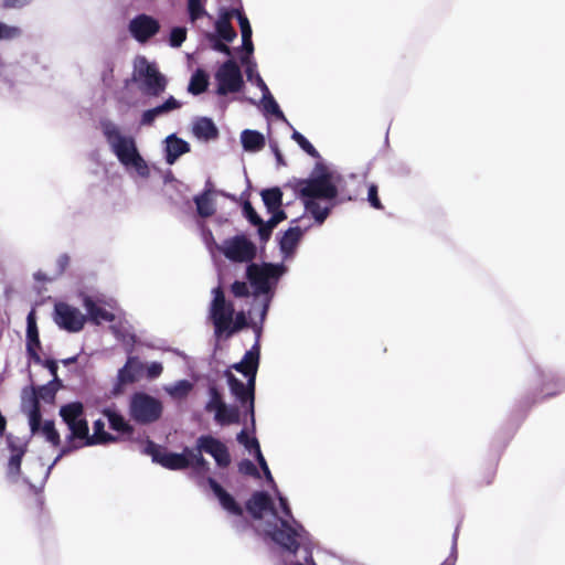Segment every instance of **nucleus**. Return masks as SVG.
Returning <instances> with one entry per match:
<instances>
[{
    "mask_svg": "<svg viewBox=\"0 0 565 565\" xmlns=\"http://www.w3.org/2000/svg\"><path fill=\"white\" fill-rule=\"evenodd\" d=\"M207 483L213 493L217 497L223 509H225L226 511L234 515H243L242 507L215 479L209 478Z\"/></svg>",
    "mask_w": 565,
    "mask_h": 565,
    "instance_id": "412c9836",
    "label": "nucleus"
},
{
    "mask_svg": "<svg viewBox=\"0 0 565 565\" xmlns=\"http://www.w3.org/2000/svg\"><path fill=\"white\" fill-rule=\"evenodd\" d=\"M243 213L244 216L248 220V222L253 225L260 224L262 217L257 214L255 209L253 207L252 203L249 201H245L243 204Z\"/></svg>",
    "mask_w": 565,
    "mask_h": 565,
    "instance_id": "3c124183",
    "label": "nucleus"
},
{
    "mask_svg": "<svg viewBox=\"0 0 565 565\" xmlns=\"http://www.w3.org/2000/svg\"><path fill=\"white\" fill-rule=\"evenodd\" d=\"M162 365L160 363L154 362L148 367V375L151 379L157 377L162 373Z\"/></svg>",
    "mask_w": 565,
    "mask_h": 565,
    "instance_id": "338daca9",
    "label": "nucleus"
},
{
    "mask_svg": "<svg viewBox=\"0 0 565 565\" xmlns=\"http://www.w3.org/2000/svg\"><path fill=\"white\" fill-rule=\"evenodd\" d=\"M273 215L269 218L271 226H277L280 222L285 221L287 218V214L281 207H278V210H274L270 212Z\"/></svg>",
    "mask_w": 565,
    "mask_h": 565,
    "instance_id": "680f3d73",
    "label": "nucleus"
},
{
    "mask_svg": "<svg viewBox=\"0 0 565 565\" xmlns=\"http://www.w3.org/2000/svg\"><path fill=\"white\" fill-rule=\"evenodd\" d=\"M143 452L151 456L153 462L159 463L169 470H184L191 466V460L188 457L186 447L181 454L169 452L164 449H161V447L152 440L148 439Z\"/></svg>",
    "mask_w": 565,
    "mask_h": 565,
    "instance_id": "423d86ee",
    "label": "nucleus"
},
{
    "mask_svg": "<svg viewBox=\"0 0 565 565\" xmlns=\"http://www.w3.org/2000/svg\"><path fill=\"white\" fill-rule=\"evenodd\" d=\"M264 109L267 113L275 115L277 118L286 120L284 113L280 110L277 102L275 100L270 92L264 94Z\"/></svg>",
    "mask_w": 565,
    "mask_h": 565,
    "instance_id": "a18cd8bd",
    "label": "nucleus"
},
{
    "mask_svg": "<svg viewBox=\"0 0 565 565\" xmlns=\"http://www.w3.org/2000/svg\"><path fill=\"white\" fill-rule=\"evenodd\" d=\"M213 295L210 313L215 332L221 334L227 331L233 322L234 307L231 302L226 301L221 286L213 289Z\"/></svg>",
    "mask_w": 565,
    "mask_h": 565,
    "instance_id": "39448f33",
    "label": "nucleus"
},
{
    "mask_svg": "<svg viewBox=\"0 0 565 565\" xmlns=\"http://www.w3.org/2000/svg\"><path fill=\"white\" fill-rule=\"evenodd\" d=\"M162 403L143 392L135 393L129 403L130 417L142 425L157 422L162 415Z\"/></svg>",
    "mask_w": 565,
    "mask_h": 565,
    "instance_id": "7ed1b4c3",
    "label": "nucleus"
},
{
    "mask_svg": "<svg viewBox=\"0 0 565 565\" xmlns=\"http://www.w3.org/2000/svg\"><path fill=\"white\" fill-rule=\"evenodd\" d=\"M305 209L312 215L318 224H322L330 214L331 206H321L317 199H302Z\"/></svg>",
    "mask_w": 565,
    "mask_h": 565,
    "instance_id": "72a5a7b5",
    "label": "nucleus"
},
{
    "mask_svg": "<svg viewBox=\"0 0 565 565\" xmlns=\"http://www.w3.org/2000/svg\"><path fill=\"white\" fill-rule=\"evenodd\" d=\"M243 148L246 151H259L265 147V138L264 136L256 131L246 129L242 132L241 136Z\"/></svg>",
    "mask_w": 565,
    "mask_h": 565,
    "instance_id": "7c9ffc66",
    "label": "nucleus"
},
{
    "mask_svg": "<svg viewBox=\"0 0 565 565\" xmlns=\"http://www.w3.org/2000/svg\"><path fill=\"white\" fill-rule=\"evenodd\" d=\"M279 275L278 266L267 264L259 266L250 264L247 267L246 276L258 294H266L269 290V279Z\"/></svg>",
    "mask_w": 565,
    "mask_h": 565,
    "instance_id": "f8f14e48",
    "label": "nucleus"
},
{
    "mask_svg": "<svg viewBox=\"0 0 565 565\" xmlns=\"http://www.w3.org/2000/svg\"><path fill=\"white\" fill-rule=\"evenodd\" d=\"M142 370L143 365L140 363L138 358L129 356L125 365L118 371L116 383L113 387V394L119 395L124 392V387L126 385L137 382Z\"/></svg>",
    "mask_w": 565,
    "mask_h": 565,
    "instance_id": "ddd939ff",
    "label": "nucleus"
},
{
    "mask_svg": "<svg viewBox=\"0 0 565 565\" xmlns=\"http://www.w3.org/2000/svg\"><path fill=\"white\" fill-rule=\"evenodd\" d=\"M160 30L159 22L147 14H139L129 23V31L140 43L147 42Z\"/></svg>",
    "mask_w": 565,
    "mask_h": 565,
    "instance_id": "2eb2a0df",
    "label": "nucleus"
},
{
    "mask_svg": "<svg viewBox=\"0 0 565 565\" xmlns=\"http://www.w3.org/2000/svg\"><path fill=\"white\" fill-rule=\"evenodd\" d=\"M222 254L235 263L252 262L256 256V245L245 235H235L224 241Z\"/></svg>",
    "mask_w": 565,
    "mask_h": 565,
    "instance_id": "6e6552de",
    "label": "nucleus"
},
{
    "mask_svg": "<svg viewBox=\"0 0 565 565\" xmlns=\"http://www.w3.org/2000/svg\"><path fill=\"white\" fill-rule=\"evenodd\" d=\"M26 451L19 450L17 454H11L8 461V475L18 477L21 473V462Z\"/></svg>",
    "mask_w": 565,
    "mask_h": 565,
    "instance_id": "79ce46f5",
    "label": "nucleus"
},
{
    "mask_svg": "<svg viewBox=\"0 0 565 565\" xmlns=\"http://www.w3.org/2000/svg\"><path fill=\"white\" fill-rule=\"evenodd\" d=\"M202 451L203 450H200L198 443H196L195 449H191V448L186 447L188 457L191 460L190 467H194L196 469H207V461L202 456Z\"/></svg>",
    "mask_w": 565,
    "mask_h": 565,
    "instance_id": "37998d69",
    "label": "nucleus"
},
{
    "mask_svg": "<svg viewBox=\"0 0 565 565\" xmlns=\"http://www.w3.org/2000/svg\"><path fill=\"white\" fill-rule=\"evenodd\" d=\"M233 18H236L237 21L239 22V18L243 19V18H247V17L244 14V12L241 9H236V8H233V9H222L217 20H224L225 19L227 22H231V20Z\"/></svg>",
    "mask_w": 565,
    "mask_h": 565,
    "instance_id": "6e6d98bb",
    "label": "nucleus"
},
{
    "mask_svg": "<svg viewBox=\"0 0 565 565\" xmlns=\"http://www.w3.org/2000/svg\"><path fill=\"white\" fill-rule=\"evenodd\" d=\"M564 390L562 381L555 375L542 374L541 393L542 398L554 397Z\"/></svg>",
    "mask_w": 565,
    "mask_h": 565,
    "instance_id": "2f4dec72",
    "label": "nucleus"
},
{
    "mask_svg": "<svg viewBox=\"0 0 565 565\" xmlns=\"http://www.w3.org/2000/svg\"><path fill=\"white\" fill-rule=\"evenodd\" d=\"M56 264L58 267V274H63L70 265V256L67 254L60 255Z\"/></svg>",
    "mask_w": 565,
    "mask_h": 565,
    "instance_id": "0e129e2a",
    "label": "nucleus"
},
{
    "mask_svg": "<svg viewBox=\"0 0 565 565\" xmlns=\"http://www.w3.org/2000/svg\"><path fill=\"white\" fill-rule=\"evenodd\" d=\"M8 449L11 454H17L19 450L28 451L26 443L21 441L19 438L14 437L12 434H8L6 436Z\"/></svg>",
    "mask_w": 565,
    "mask_h": 565,
    "instance_id": "603ef678",
    "label": "nucleus"
},
{
    "mask_svg": "<svg viewBox=\"0 0 565 565\" xmlns=\"http://www.w3.org/2000/svg\"><path fill=\"white\" fill-rule=\"evenodd\" d=\"M40 350L41 341L36 326L35 311L31 310L26 317V353L36 364L42 363V359L39 354Z\"/></svg>",
    "mask_w": 565,
    "mask_h": 565,
    "instance_id": "f3484780",
    "label": "nucleus"
},
{
    "mask_svg": "<svg viewBox=\"0 0 565 565\" xmlns=\"http://www.w3.org/2000/svg\"><path fill=\"white\" fill-rule=\"evenodd\" d=\"M83 306L85 307V309L89 316V319L94 323L98 324L102 321L111 322L115 319L114 313H111L110 311L106 310L105 308L96 305L95 301L88 296H86L84 298Z\"/></svg>",
    "mask_w": 565,
    "mask_h": 565,
    "instance_id": "393cba45",
    "label": "nucleus"
},
{
    "mask_svg": "<svg viewBox=\"0 0 565 565\" xmlns=\"http://www.w3.org/2000/svg\"><path fill=\"white\" fill-rule=\"evenodd\" d=\"M58 385H61V383H56V382L52 381L51 383L39 387V390L36 392V399L40 398L47 403L53 402L55 398Z\"/></svg>",
    "mask_w": 565,
    "mask_h": 565,
    "instance_id": "a19ab883",
    "label": "nucleus"
},
{
    "mask_svg": "<svg viewBox=\"0 0 565 565\" xmlns=\"http://www.w3.org/2000/svg\"><path fill=\"white\" fill-rule=\"evenodd\" d=\"M239 28L242 33V50L245 52V54L241 56V62L247 63L254 52V44L252 41L253 31L247 18H239Z\"/></svg>",
    "mask_w": 565,
    "mask_h": 565,
    "instance_id": "bb28decb",
    "label": "nucleus"
},
{
    "mask_svg": "<svg viewBox=\"0 0 565 565\" xmlns=\"http://www.w3.org/2000/svg\"><path fill=\"white\" fill-rule=\"evenodd\" d=\"M224 376L226 377L231 393L235 398L242 404V406L247 405L252 423L254 424L256 379H247V383L244 384L230 370L224 372Z\"/></svg>",
    "mask_w": 565,
    "mask_h": 565,
    "instance_id": "1a4fd4ad",
    "label": "nucleus"
},
{
    "mask_svg": "<svg viewBox=\"0 0 565 565\" xmlns=\"http://www.w3.org/2000/svg\"><path fill=\"white\" fill-rule=\"evenodd\" d=\"M209 395L210 399L205 405V411L211 412H218L220 409H223L225 406V403L223 401V396L218 388L215 385H212L209 387Z\"/></svg>",
    "mask_w": 565,
    "mask_h": 565,
    "instance_id": "58836bf2",
    "label": "nucleus"
},
{
    "mask_svg": "<svg viewBox=\"0 0 565 565\" xmlns=\"http://www.w3.org/2000/svg\"><path fill=\"white\" fill-rule=\"evenodd\" d=\"M270 148L276 157L277 164L278 166H286V161L282 157V153L280 152L277 143H270Z\"/></svg>",
    "mask_w": 565,
    "mask_h": 565,
    "instance_id": "774afa93",
    "label": "nucleus"
},
{
    "mask_svg": "<svg viewBox=\"0 0 565 565\" xmlns=\"http://www.w3.org/2000/svg\"><path fill=\"white\" fill-rule=\"evenodd\" d=\"M94 433L89 435V430L87 431V437L83 439L85 446H94V445H107L111 443L118 441V437L107 433L105 430V424L102 419H97L93 424Z\"/></svg>",
    "mask_w": 565,
    "mask_h": 565,
    "instance_id": "5701e85b",
    "label": "nucleus"
},
{
    "mask_svg": "<svg viewBox=\"0 0 565 565\" xmlns=\"http://www.w3.org/2000/svg\"><path fill=\"white\" fill-rule=\"evenodd\" d=\"M139 75L143 77L147 90L152 96H159L164 92L167 81L154 65L146 64L145 68L139 70Z\"/></svg>",
    "mask_w": 565,
    "mask_h": 565,
    "instance_id": "6ab92c4d",
    "label": "nucleus"
},
{
    "mask_svg": "<svg viewBox=\"0 0 565 565\" xmlns=\"http://www.w3.org/2000/svg\"><path fill=\"white\" fill-rule=\"evenodd\" d=\"M280 529L270 533L271 539L285 550L295 554L299 550V533L286 519H279Z\"/></svg>",
    "mask_w": 565,
    "mask_h": 565,
    "instance_id": "dca6fc26",
    "label": "nucleus"
},
{
    "mask_svg": "<svg viewBox=\"0 0 565 565\" xmlns=\"http://www.w3.org/2000/svg\"><path fill=\"white\" fill-rule=\"evenodd\" d=\"M209 38L213 42L212 43L213 50H215L216 52L223 53L225 55H231L232 54V50L225 43V41L223 42L222 40L217 39L216 35H214V34H210Z\"/></svg>",
    "mask_w": 565,
    "mask_h": 565,
    "instance_id": "13d9d810",
    "label": "nucleus"
},
{
    "mask_svg": "<svg viewBox=\"0 0 565 565\" xmlns=\"http://www.w3.org/2000/svg\"><path fill=\"white\" fill-rule=\"evenodd\" d=\"M200 450L211 455L217 466L226 468L231 463V456L227 447L218 439L211 435H203L198 438Z\"/></svg>",
    "mask_w": 565,
    "mask_h": 565,
    "instance_id": "4468645a",
    "label": "nucleus"
},
{
    "mask_svg": "<svg viewBox=\"0 0 565 565\" xmlns=\"http://www.w3.org/2000/svg\"><path fill=\"white\" fill-rule=\"evenodd\" d=\"M214 419L222 426L238 424L241 420L239 409L237 406H227L225 404L223 409L216 412Z\"/></svg>",
    "mask_w": 565,
    "mask_h": 565,
    "instance_id": "c9c22d12",
    "label": "nucleus"
},
{
    "mask_svg": "<svg viewBox=\"0 0 565 565\" xmlns=\"http://www.w3.org/2000/svg\"><path fill=\"white\" fill-rule=\"evenodd\" d=\"M180 107L181 103L177 100L173 96H170L163 104L154 108L145 110L141 115L140 125L151 126L159 116L164 115L171 110L178 109Z\"/></svg>",
    "mask_w": 565,
    "mask_h": 565,
    "instance_id": "4be33fe9",
    "label": "nucleus"
},
{
    "mask_svg": "<svg viewBox=\"0 0 565 565\" xmlns=\"http://www.w3.org/2000/svg\"><path fill=\"white\" fill-rule=\"evenodd\" d=\"M246 509L255 520H260L265 511L276 513L270 495L265 491H256L246 502Z\"/></svg>",
    "mask_w": 565,
    "mask_h": 565,
    "instance_id": "aec40b11",
    "label": "nucleus"
},
{
    "mask_svg": "<svg viewBox=\"0 0 565 565\" xmlns=\"http://www.w3.org/2000/svg\"><path fill=\"white\" fill-rule=\"evenodd\" d=\"M367 201L373 209L384 210V205L382 204L380 196H379V186L374 183L369 185Z\"/></svg>",
    "mask_w": 565,
    "mask_h": 565,
    "instance_id": "8fccbe9b",
    "label": "nucleus"
},
{
    "mask_svg": "<svg viewBox=\"0 0 565 565\" xmlns=\"http://www.w3.org/2000/svg\"><path fill=\"white\" fill-rule=\"evenodd\" d=\"M255 457H256V460H257V462H258V465H259L260 469H262V470H263V472H264V476H265L266 480H267L269 483H275L274 478H273V475H271V472H270V470H269V467H268V465H267V462H266V460H265V458H264V456H263L262 451H258V454H256V455H255Z\"/></svg>",
    "mask_w": 565,
    "mask_h": 565,
    "instance_id": "052dcab7",
    "label": "nucleus"
},
{
    "mask_svg": "<svg viewBox=\"0 0 565 565\" xmlns=\"http://www.w3.org/2000/svg\"><path fill=\"white\" fill-rule=\"evenodd\" d=\"M194 203L196 205L198 214L201 217L207 218L214 215L215 204L212 199L211 190H204L201 194L194 196Z\"/></svg>",
    "mask_w": 565,
    "mask_h": 565,
    "instance_id": "c85d7f7f",
    "label": "nucleus"
},
{
    "mask_svg": "<svg viewBox=\"0 0 565 565\" xmlns=\"http://www.w3.org/2000/svg\"><path fill=\"white\" fill-rule=\"evenodd\" d=\"M238 472L244 476L253 477L255 479L260 478L259 470L249 459H243L242 461L238 462Z\"/></svg>",
    "mask_w": 565,
    "mask_h": 565,
    "instance_id": "de8ad7c7",
    "label": "nucleus"
},
{
    "mask_svg": "<svg viewBox=\"0 0 565 565\" xmlns=\"http://www.w3.org/2000/svg\"><path fill=\"white\" fill-rule=\"evenodd\" d=\"M291 138L298 143V146L310 157L318 159L320 158V153L317 149L310 143V141L302 136L299 131L294 130Z\"/></svg>",
    "mask_w": 565,
    "mask_h": 565,
    "instance_id": "ea45409f",
    "label": "nucleus"
},
{
    "mask_svg": "<svg viewBox=\"0 0 565 565\" xmlns=\"http://www.w3.org/2000/svg\"><path fill=\"white\" fill-rule=\"evenodd\" d=\"M54 322L68 332H79L85 326L86 317L77 308L66 302H56Z\"/></svg>",
    "mask_w": 565,
    "mask_h": 565,
    "instance_id": "9d476101",
    "label": "nucleus"
},
{
    "mask_svg": "<svg viewBox=\"0 0 565 565\" xmlns=\"http://www.w3.org/2000/svg\"><path fill=\"white\" fill-rule=\"evenodd\" d=\"M194 135L204 140L215 139L218 136V130L211 118L201 117L193 126Z\"/></svg>",
    "mask_w": 565,
    "mask_h": 565,
    "instance_id": "cd10ccee",
    "label": "nucleus"
},
{
    "mask_svg": "<svg viewBox=\"0 0 565 565\" xmlns=\"http://www.w3.org/2000/svg\"><path fill=\"white\" fill-rule=\"evenodd\" d=\"M84 414V405L81 402H72L61 406L60 416L71 430L68 437L71 440L87 437L88 423Z\"/></svg>",
    "mask_w": 565,
    "mask_h": 565,
    "instance_id": "0eeeda50",
    "label": "nucleus"
},
{
    "mask_svg": "<svg viewBox=\"0 0 565 565\" xmlns=\"http://www.w3.org/2000/svg\"><path fill=\"white\" fill-rule=\"evenodd\" d=\"M29 424L32 434L41 433L45 439L57 447L61 444L58 431L55 429L53 420H45L42 424V414L40 409L39 401H34L32 409L29 415Z\"/></svg>",
    "mask_w": 565,
    "mask_h": 565,
    "instance_id": "9b49d317",
    "label": "nucleus"
},
{
    "mask_svg": "<svg viewBox=\"0 0 565 565\" xmlns=\"http://www.w3.org/2000/svg\"><path fill=\"white\" fill-rule=\"evenodd\" d=\"M301 236L302 231L299 226L288 228L279 239V247L281 253L285 256H290L294 254Z\"/></svg>",
    "mask_w": 565,
    "mask_h": 565,
    "instance_id": "a878e982",
    "label": "nucleus"
},
{
    "mask_svg": "<svg viewBox=\"0 0 565 565\" xmlns=\"http://www.w3.org/2000/svg\"><path fill=\"white\" fill-rule=\"evenodd\" d=\"M495 475H497V465L495 463L488 465V466L483 467L482 470L480 471L478 484L480 487L490 486L493 482Z\"/></svg>",
    "mask_w": 565,
    "mask_h": 565,
    "instance_id": "49530a36",
    "label": "nucleus"
},
{
    "mask_svg": "<svg viewBox=\"0 0 565 565\" xmlns=\"http://www.w3.org/2000/svg\"><path fill=\"white\" fill-rule=\"evenodd\" d=\"M297 191L301 199L333 200L338 196L333 174L322 162L316 163L311 178L298 181Z\"/></svg>",
    "mask_w": 565,
    "mask_h": 565,
    "instance_id": "f03ea898",
    "label": "nucleus"
},
{
    "mask_svg": "<svg viewBox=\"0 0 565 565\" xmlns=\"http://www.w3.org/2000/svg\"><path fill=\"white\" fill-rule=\"evenodd\" d=\"M215 31H216V38L220 40L225 41L226 43H231L236 38V31L233 28L231 22H227L224 20H217L215 22Z\"/></svg>",
    "mask_w": 565,
    "mask_h": 565,
    "instance_id": "e433bc0d",
    "label": "nucleus"
},
{
    "mask_svg": "<svg viewBox=\"0 0 565 565\" xmlns=\"http://www.w3.org/2000/svg\"><path fill=\"white\" fill-rule=\"evenodd\" d=\"M20 34L21 30L19 28L0 23V40H11L18 38Z\"/></svg>",
    "mask_w": 565,
    "mask_h": 565,
    "instance_id": "864d4df0",
    "label": "nucleus"
},
{
    "mask_svg": "<svg viewBox=\"0 0 565 565\" xmlns=\"http://www.w3.org/2000/svg\"><path fill=\"white\" fill-rule=\"evenodd\" d=\"M100 127L119 162L125 167H132L140 177H148L149 167L138 152L134 138L122 136L119 128L110 120H102Z\"/></svg>",
    "mask_w": 565,
    "mask_h": 565,
    "instance_id": "f257e3e1",
    "label": "nucleus"
},
{
    "mask_svg": "<svg viewBox=\"0 0 565 565\" xmlns=\"http://www.w3.org/2000/svg\"><path fill=\"white\" fill-rule=\"evenodd\" d=\"M247 327V319L244 311H239L236 313L234 321L232 322L230 329L227 330L228 334L237 332Z\"/></svg>",
    "mask_w": 565,
    "mask_h": 565,
    "instance_id": "5fc2aeb1",
    "label": "nucleus"
},
{
    "mask_svg": "<svg viewBox=\"0 0 565 565\" xmlns=\"http://www.w3.org/2000/svg\"><path fill=\"white\" fill-rule=\"evenodd\" d=\"M214 76L217 83L216 94L220 96L238 93L244 86L241 68L232 58L225 61Z\"/></svg>",
    "mask_w": 565,
    "mask_h": 565,
    "instance_id": "20e7f679",
    "label": "nucleus"
},
{
    "mask_svg": "<svg viewBox=\"0 0 565 565\" xmlns=\"http://www.w3.org/2000/svg\"><path fill=\"white\" fill-rule=\"evenodd\" d=\"M51 373V375L53 376V382H56V383H60L58 379H57V362L55 360H45V361H42V363Z\"/></svg>",
    "mask_w": 565,
    "mask_h": 565,
    "instance_id": "e2e57ef3",
    "label": "nucleus"
},
{
    "mask_svg": "<svg viewBox=\"0 0 565 565\" xmlns=\"http://www.w3.org/2000/svg\"><path fill=\"white\" fill-rule=\"evenodd\" d=\"M237 441L242 444L248 451H254L255 455L258 454V451H262L257 438H250L245 429L237 434Z\"/></svg>",
    "mask_w": 565,
    "mask_h": 565,
    "instance_id": "c03bdc74",
    "label": "nucleus"
},
{
    "mask_svg": "<svg viewBox=\"0 0 565 565\" xmlns=\"http://www.w3.org/2000/svg\"><path fill=\"white\" fill-rule=\"evenodd\" d=\"M103 414L107 417L109 427L118 433L131 436L134 427L125 419V417L109 408L104 409Z\"/></svg>",
    "mask_w": 565,
    "mask_h": 565,
    "instance_id": "c756f323",
    "label": "nucleus"
},
{
    "mask_svg": "<svg viewBox=\"0 0 565 565\" xmlns=\"http://www.w3.org/2000/svg\"><path fill=\"white\" fill-rule=\"evenodd\" d=\"M186 39V29L182 26H175L170 33V45L173 47H180Z\"/></svg>",
    "mask_w": 565,
    "mask_h": 565,
    "instance_id": "09e8293b",
    "label": "nucleus"
},
{
    "mask_svg": "<svg viewBox=\"0 0 565 565\" xmlns=\"http://www.w3.org/2000/svg\"><path fill=\"white\" fill-rule=\"evenodd\" d=\"M260 348L256 342L250 350H248L241 362L235 363L232 367L242 373L246 379H256L259 366Z\"/></svg>",
    "mask_w": 565,
    "mask_h": 565,
    "instance_id": "a211bd4d",
    "label": "nucleus"
},
{
    "mask_svg": "<svg viewBox=\"0 0 565 565\" xmlns=\"http://www.w3.org/2000/svg\"><path fill=\"white\" fill-rule=\"evenodd\" d=\"M255 226H258V235L260 241L264 243L268 242L271 236L273 230L275 228V226L270 225L269 220L267 222H264L262 220V223L255 224Z\"/></svg>",
    "mask_w": 565,
    "mask_h": 565,
    "instance_id": "4d7b16f0",
    "label": "nucleus"
},
{
    "mask_svg": "<svg viewBox=\"0 0 565 565\" xmlns=\"http://www.w3.org/2000/svg\"><path fill=\"white\" fill-rule=\"evenodd\" d=\"M231 290L237 298H244L249 296L247 284L244 281L236 280L232 284Z\"/></svg>",
    "mask_w": 565,
    "mask_h": 565,
    "instance_id": "bf43d9fd",
    "label": "nucleus"
},
{
    "mask_svg": "<svg viewBox=\"0 0 565 565\" xmlns=\"http://www.w3.org/2000/svg\"><path fill=\"white\" fill-rule=\"evenodd\" d=\"M209 75L205 71L198 68L191 76L188 90L192 95H200L207 89Z\"/></svg>",
    "mask_w": 565,
    "mask_h": 565,
    "instance_id": "f704fd0d",
    "label": "nucleus"
},
{
    "mask_svg": "<svg viewBox=\"0 0 565 565\" xmlns=\"http://www.w3.org/2000/svg\"><path fill=\"white\" fill-rule=\"evenodd\" d=\"M166 142V161L169 164H173L180 156L190 151V145L175 135L169 136Z\"/></svg>",
    "mask_w": 565,
    "mask_h": 565,
    "instance_id": "b1692460",
    "label": "nucleus"
},
{
    "mask_svg": "<svg viewBox=\"0 0 565 565\" xmlns=\"http://www.w3.org/2000/svg\"><path fill=\"white\" fill-rule=\"evenodd\" d=\"M186 11L191 23H195L199 19H202L207 14L203 0H188Z\"/></svg>",
    "mask_w": 565,
    "mask_h": 565,
    "instance_id": "4c0bfd02",
    "label": "nucleus"
},
{
    "mask_svg": "<svg viewBox=\"0 0 565 565\" xmlns=\"http://www.w3.org/2000/svg\"><path fill=\"white\" fill-rule=\"evenodd\" d=\"M32 0H3L4 8H22L28 6Z\"/></svg>",
    "mask_w": 565,
    "mask_h": 565,
    "instance_id": "69168bd1",
    "label": "nucleus"
},
{
    "mask_svg": "<svg viewBox=\"0 0 565 565\" xmlns=\"http://www.w3.org/2000/svg\"><path fill=\"white\" fill-rule=\"evenodd\" d=\"M263 202L268 212L278 210L282 205V192L278 186L265 189L260 193Z\"/></svg>",
    "mask_w": 565,
    "mask_h": 565,
    "instance_id": "473e14b6",
    "label": "nucleus"
}]
</instances>
